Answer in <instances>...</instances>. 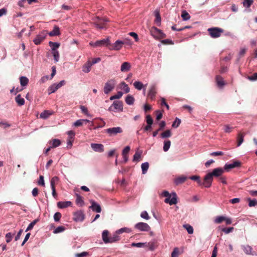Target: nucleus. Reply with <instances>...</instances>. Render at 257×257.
Listing matches in <instances>:
<instances>
[{
  "label": "nucleus",
  "instance_id": "42",
  "mask_svg": "<svg viewBox=\"0 0 257 257\" xmlns=\"http://www.w3.org/2000/svg\"><path fill=\"white\" fill-rule=\"evenodd\" d=\"M172 134L170 130H168L161 134V137L162 138H167L171 136Z\"/></svg>",
  "mask_w": 257,
  "mask_h": 257
},
{
  "label": "nucleus",
  "instance_id": "49",
  "mask_svg": "<svg viewBox=\"0 0 257 257\" xmlns=\"http://www.w3.org/2000/svg\"><path fill=\"white\" fill-rule=\"evenodd\" d=\"M225 219V217L222 216H217L214 222L216 223L219 224L221 223L222 221H224Z\"/></svg>",
  "mask_w": 257,
  "mask_h": 257
},
{
  "label": "nucleus",
  "instance_id": "25",
  "mask_svg": "<svg viewBox=\"0 0 257 257\" xmlns=\"http://www.w3.org/2000/svg\"><path fill=\"white\" fill-rule=\"evenodd\" d=\"M119 233L117 232V230L115 232L112 234V235L109 236V243H113L118 241L120 239V237L119 236Z\"/></svg>",
  "mask_w": 257,
  "mask_h": 257
},
{
  "label": "nucleus",
  "instance_id": "50",
  "mask_svg": "<svg viewBox=\"0 0 257 257\" xmlns=\"http://www.w3.org/2000/svg\"><path fill=\"white\" fill-rule=\"evenodd\" d=\"M252 0H244L243 2V5L244 7L249 8L252 4Z\"/></svg>",
  "mask_w": 257,
  "mask_h": 257
},
{
  "label": "nucleus",
  "instance_id": "27",
  "mask_svg": "<svg viewBox=\"0 0 257 257\" xmlns=\"http://www.w3.org/2000/svg\"><path fill=\"white\" fill-rule=\"evenodd\" d=\"M142 151H139V150L136 151L135 155H134L133 161L135 162H138L139 161H140L142 156Z\"/></svg>",
  "mask_w": 257,
  "mask_h": 257
},
{
  "label": "nucleus",
  "instance_id": "64",
  "mask_svg": "<svg viewBox=\"0 0 257 257\" xmlns=\"http://www.w3.org/2000/svg\"><path fill=\"white\" fill-rule=\"evenodd\" d=\"M179 249L177 247H175L171 253L172 257H178Z\"/></svg>",
  "mask_w": 257,
  "mask_h": 257
},
{
  "label": "nucleus",
  "instance_id": "38",
  "mask_svg": "<svg viewBox=\"0 0 257 257\" xmlns=\"http://www.w3.org/2000/svg\"><path fill=\"white\" fill-rule=\"evenodd\" d=\"M52 114V112H51L49 110H45L40 114V117L46 119L50 116Z\"/></svg>",
  "mask_w": 257,
  "mask_h": 257
},
{
  "label": "nucleus",
  "instance_id": "41",
  "mask_svg": "<svg viewBox=\"0 0 257 257\" xmlns=\"http://www.w3.org/2000/svg\"><path fill=\"white\" fill-rule=\"evenodd\" d=\"M171 146V141L169 140L165 141L164 143L163 150L167 152L169 150Z\"/></svg>",
  "mask_w": 257,
  "mask_h": 257
},
{
  "label": "nucleus",
  "instance_id": "14",
  "mask_svg": "<svg viewBox=\"0 0 257 257\" xmlns=\"http://www.w3.org/2000/svg\"><path fill=\"white\" fill-rule=\"evenodd\" d=\"M91 147L95 152L101 153L104 151V146L102 144L92 143L91 144Z\"/></svg>",
  "mask_w": 257,
  "mask_h": 257
},
{
  "label": "nucleus",
  "instance_id": "10",
  "mask_svg": "<svg viewBox=\"0 0 257 257\" xmlns=\"http://www.w3.org/2000/svg\"><path fill=\"white\" fill-rule=\"evenodd\" d=\"M124 44V42L120 41L117 40L113 44L111 45L109 43V45L108 46V49L110 50H119L122 47V45Z\"/></svg>",
  "mask_w": 257,
  "mask_h": 257
},
{
  "label": "nucleus",
  "instance_id": "4",
  "mask_svg": "<svg viewBox=\"0 0 257 257\" xmlns=\"http://www.w3.org/2000/svg\"><path fill=\"white\" fill-rule=\"evenodd\" d=\"M104 133L108 134L109 137H113L117 135L118 134L122 133L123 130L121 127L119 126L110 127L105 130Z\"/></svg>",
  "mask_w": 257,
  "mask_h": 257
},
{
  "label": "nucleus",
  "instance_id": "18",
  "mask_svg": "<svg viewBox=\"0 0 257 257\" xmlns=\"http://www.w3.org/2000/svg\"><path fill=\"white\" fill-rule=\"evenodd\" d=\"M131 68V64L129 62H123L120 67V70L121 72H125L130 70Z\"/></svg>",
  "mask_w": 257,
  "mask_h": 257
},
{
  "label": "nucleus",
  "instance_id": "6",
  "mask_svg": "<svg viewBox=\"0 0 257 257\" xmlns=\"http://www.w3.org/2000/svg\"><path fill=\"white\" fill-rule=\"evenodd\" d=\"M66 83L65 80L61 81L59 83H54L51 85L48 89V93L50 95L52 93L56 92L59 88L64 85Z\"/></svg>",
  "mask_w": 257,
  "mask_h": 257
},
{
  "label": "nucleus",
  "instance_id": "45",
  "mask_svg": "<svg viewBox=\"0 0 257 257\" xmlns=\"http://www.w3.org/2000/svg\"><path fill=\"white\" fill-rule=\"evenodd\" d=\"M38 219H35L31 223H30L29 224V225H28V227L27 228L26 231L27 232V231L32 230L33 228L34 225L38 222Z\"/></svg>",
  "mask_w": 257,
  "mask_h": 257
},
{
  "label": "nucleus",
  "instance_id": "20",
  "mask_svg": "<svg viewBox=\"0 0 257 257\" xmlns=\"http://www.w3.org/2000/svg\"><path fill=\"white\" fill-rule=\"evenodd\" d=\"M102 240L105 243H108L110 242L109 232L107 230H105L102 232Z\"/></svg>",
  "mask_w": 257,
  "mask_h": 257
},
{
  "label": "nucleus",
  "instance_id": "58",
  "mask_svg": "<svg viewBox=\"0 0 257 257\" xmlns=\"http://www.w3.org/2000/svg\"><path fill=\"white\" fill-rule=\"evenodd\" d=\"M130 146H126L124 149L122 150V156H124V155H127L130 151Z\"/></svg>",
  "mask_w": 257,
  "mask_h": 257
},
{
  "label": "nucleus",
  "instance_id": "59",
  "mask_svg": "<svg viewBox=\"0 0 257 257\" xmlns=\"http://www.w3.org/2000/svg\"><path fill=\"white\" fill-rule=\"evenodd\" d=\"M6 241L7 243L10 242L13 238V234L11 232L7 233L6 235Z\"/></svg>",
  "mask_w": 257,
  "mask_h": 257
},
{
  "label": "nucleus",
  "instance_id": "40",
  "mask_svg": "<svg viewBox=\"0 0 257 257\" xmlns=\"http://www.w3.org/2000/svg\"><path fill=\"white\" fill-rule=\"evenodd\" d=\"M134 86L136 89L139 90H141L144 87L143 84L142 82L138 81H135L134 83Z\"/></svg>",
  "mask_w": 257,
  "mask_h": 257
},
{
  "label": "nucleus",
  "instance_id": "47",
  "mask_svg": "<svg viewBox=\"0 0 257 257\" xmlns=\"http://www.w3.org/2000/svg\"><path fill=\"white\" fill-rule=\"evenodd\" d=\"M183 227L187 230L189 234H192L193 233V228L189 224H185L183 225Z\"/></svg>",
  "mask_w": 257,
  "mask_h": 257
},
{
  "label": "nucleus",
  "instance_id": "31",
  "mask_svg": "<svg viewBox=\"0 0 257 257\" xmlns=\"http://www.w3.org/2000/svg\"><path fill=\"white\" fill-rule=\"evenodd\" d=\"M186 179H187V177L183 176L178 177L175 179V183L177 185L180 184H182L186 180Z\"/></svg>",
  "mask_w": 257,
  "mask_h": 257
},
{
  "label": "nucleus",
  "instance_id": "63",
  "mask_svg": "<svg viewBox=\"0 0 257 257\" xmlns=\"http://www.w3.org/2000/svg\"><path fill=\"white\" fill-rule=\"evenodd\" d=\"M155 21L158 26H160L161 24V17L158 13L156 14V19Z\"/></svg>",
  "mask_w": 257,
  "mask_h": 257
},
{
  "label": "nucleus",
  "instance_id": "22",
  "mask_svg": "<svg viewBox=\"0 0 257 257\" xmlns=\"http://www.w3.org/2000/svg\"><path fill=\"white\" fill-rule=\"evenodd\" d=\"M245 135L244 133H239L237 138V146L239 147L243 143L244 137Z\"/></svg>",
  "mask_w": 257,
  "mask_h": 257
},
{
  "label": "nucleus",
  "instance_id": "9",
  "mask_svg": "<svg viewBox=\"0 0 257 257\" xmlns=\"http://www.w3.org/2000/svg\"><path fill=\"white\" fill-rule=\"evenodd\" d=\"M135 227L142 231H149L151 230L150 226L147 223L144 222H139L137 223Z\"/></svg>",
  "mask_w": 257,
  "mask_h": 257
},
{
  "label": "nucleus",
  "instance_id": "21",
  "mask_svg": "<svg viewBox=\"0 0 257 257\" xmlns=\"http://www.w3.org/2000/svg\"><path fill=\"white\" fill-rule=\"evenodd\" d=\"M72 205L71 201H60L57 203V206L60 208H64Z\"/></svg>",
  "mask_w": 257,
  "mask_h": 257
},
{
  "label": "nucleus",
  "instance_id": "5",
  "mask_svg": "<svg viewBox=\"0 0 257 257\" xmlns=\"http://www.w3.org/2000/svg\"><path fill=\"white\" fill-rule=\"evenodd\" d=\"M108 110L110 111H122L123 110L122 102L120 101H114L112 105L109 107Z\"/></svg>",
  "mask_w": 257,
  "mask_h": 257
},
{
  "label": "nucleus",
  "instance_id": "15",
  "mask_svg": "<svg viewBox=\"0 0 257 257\" xmlns=\"http://www.w3.org/2000/svg\"><path fill=\"white\" fill-rule=\"evenodd\" d=\"M90 202L91 203V205L90 208H91L92 211L97 213H100L101 211V208L100 205L93 200H91Z\"/></svg>",
  "mask_w": 257,
  "mask_h": 257
},
{
  "label": "nucleus",
  "instance_id": "54",
  "mask_svg": "<svg viewBox=\"0 0 257 257\" xmlns=\"http://www.w3.org/2000/svg\"><path fill=\"white\" fill-rule=\"evenodd\" d=\"M181 123V120L178 118H176L175 121L173 122L172 126L173 127H178Z\"/></svg>",
  "mask_w": 257,
  "mask_h": 257
},
{
  "label": "nucleus",
  "instance_id": "44",
  "mask_svg": "<svg viewBox=\"0 0 257 257\" xmlns=\"http://www.w3.org/2000/svg\"><path fill=\"white\" fill-rule=\"evenodd\" d=\"M76 204H80V205H83L84 203V202L82 199V197L78 194H76Z\"/></svg>",
  "mask_w": 257,
  "mask_h": 257
},
{
  "label": "nucleus",
  "instance_id": "48",
  "mask_svg": "<svg viewBox=\"0 0 257 257\" xmlns=\"http://www.w3.org/2000/svg\"><path fill=\"white\" fill-rule=\"evenodd\" d=\"M58 178L56 176L53 177L51 180V188H55L56 183L58 181Z\"/></svg>",
  "mask_w": 257,
  "mask_h": 257
},
{
  "label": "nucleus",
  "instance_id": "53",
  "mask_svg": "<svg viewBox=\"0 0 257 257\" xmlns=\"http://www.w3.org/2000/svg\"><path fill=\"white\" fill-rule=\"evenodd\" d=\"M65 229V227L63 226H58L53 231L54 233H58L64 231Z\"/></svg>",
  "mask_w": 257,
  "mask_h": 257
},
{
  "label": "nucleus",
  "instance_id": "55",
  "mask_svg": "<svg viewBox=\"0 0 257 257\" xmlns=\"http://www.w3.org/2000/svg\"><path fill=\"white\" fill-rule=\"evenodd\" d=\"M234 228L232 227H230L228 228H223L221 229V231L224 232L226 234H228L233 231Z\"/></svg>",
  "mask_w": 257,
  "mask_h": 257
},
{
  "label": "nucleus",
  "instance_id": "51",
  "mask_svg": "<svg viewBox=\"0 0 257 257\" xmlns=\"http://www.w3.org/2000/svg\"><path fill=\"white\" fill-rule=\"evenodd\" d=\"M67 134L68 135V137L67 139L71 140H74V137L75 135V133L73 131H68L67 133Z\"/></svg>",
  "mask_w": 257,
  "mask_h": 257
},
{
  "label": "nucleus",
  "instance_id": "57",
  "mask_svg": "<svg viewBox=\"0 0 257 257\" xmlns=\"http://www.w3.org/2000/svg\"><path fill=\"white\" fill-rule=\"evenodd\" d=\"M247 79L252 81L257 80V73H253L252 75L248 76Z\"/></svg>",
  "mask_w": 257,
  "mask_h": 257
},
{
  "label": "nucleus",
  "instance_id": "60",
  "mask_svg": "<svg viewBox=\"0 0 257 257\" xmlns=\"http://www.w3.org/2000/svg\"><path fill=\"white\" fill-rule=\"evenodd\" d=\"M146 122L148 124H152L153 122V119L150 115H147L146 116Z\"/></svg>",
  "mask_w": 257,
  "mask_h": 257
},
{
  "label": "nucleus",
  "instance_id": "19",
  "mask_svg": "<svg viewBox=\"0 0 257 257\" xmlns=\"http://www.w3.org/2000/svg\"><path fill=\"white\" fill-rule=\"evenodd\" d=\"M158 246L157 241L153 240L148 243H145V246L149 247L150 250H154Z\"/></svg>",
  "mask_w": 257,
  "mask_h": 257
},
{
  "label": "nucleus",
  "instance_id": "30",
  "mask_svg": "<svg viewBox=\"0 0 257 257\" xmlns=\"http://www.w3.org/2000/svg\"><path fill=\"white\" fill-rule=\"evenodd\" d=\"M189 178L192 180L196 181L199 185H203L204 186V181L202 182L200 179V177L199 176H197V175L192 176L190 177Z\"/></svg>",
  "mask_w": 257,
  "mask_h": 257
},
{
  "label": "nucleus",
  "instance_id": "3",
  "mask_svg": "<svg viewBox=\"0 0 257 257\" xmlns=\"http://www.w3.org/2000/svg\"><path fill=\"white\" fill-rule=\"evenodd\" d=\"M115 84L116 82L114 79L108 80L105 83L103 88L104 93L107 94L111 91L114 88Z\"/></svg>",
  "mask_w": 257,
  "mask_h": 257
},
{
  "label": "nucleus",
  "instance_id": "8",
  "mask_svg": "<svg viewBox=\"0 0 257 257\" xmlns=\"http://www.w3.org/2000/svg\"><path fill=\"white\" fill-rule=\"evenodd\" d=\"M46 35L47 33L44 31L37 35L33 41L35 44L37 45L40 44L46 38Z\"/></svg>",
  "mask_w": 257,
  "mask_h": 257
},
{
  "label": "nucleus",
  "instance_id": "1",
  "mask_svg": "<svg viewBox=\"0 0 257 257\" xmlns=\"http://www.w3.org/2000/svg\"><path fill=\"white\" fill-rule=\"evenodd\" d=\"M224 172V169L222 168H216L212 170L211 172L207 174L204 178V186L209 188L211 186L213 181V177H219Z\"/></svg>",
  "mask_w": 257,
  "mask_h": 257
},
{
  "label": "nucleus",
  "instance_id": "43",
  "mask_svg": "<svg viewBox=\"0 0 257 257\" xmlns=\"http://www.w3.org/2000/svg\"><path fill=\"white\" fill-rule=\"evenodd\" d=\"M181 17L182 18V19L184 21L188 20L190 18L189 14L186 11H183L182 12Z\"/></svg>",
  "mask_w": 257,
  "mask_h": 257
},
{
  "label": "nucleus",
  "instance_id": "37",
  "mask_svg": "<svg viewBox=\"0 0 257 257\" xmlns=\"http://www.w3.org/2000/svg\"><path fill=\"white\" fill-rule=\"evenodd\" d=\"M120 88L122 89L125 93H128L130 91V88L127 84H126L125 82H122L120 84Z\"/></svg>",
  "mask_w": 257,
  "mask_h": 257
},
{
  "label": "nucleus",
  "instance_id": "33",
  "mask_svg": "<svg viewBox=\"0 0 257 257\" xmlns=\"http://www.w3.org/2000/svg\"><path fill=\"white\" fill-rule=\"evenodd\" d=\"M20 84L22 86H26L28 85L29 79L25 76H21L20 78Z\"/></svg>",
  "mask_w": 257,
  "mask_h": 257
},
{
  "label": "nucleus",
  "instance_id": "13",
  "mask_svg": "<svg viewBox=\"0 0 257 257\" xmlns=\"http://www.w3.org/2000/svg\"><path fill=\"white\" fill-rule=\"evenodd\" d=\"M240 162L239 161H234L231 164H226L224 165L223 169H224V171L226 170L227 171H228L230 169L240 167Z\"/></svg>",
  "mask_w": 257,
  "mask_h": 257
},
{
  "label": "nucleus",
  "instance_id": "28",
  "mask_svg": "<svg viewBox=\"0 0 257 257\" xmlns=\"http://www.w3.org/2000/svg\"><path fill=\"white\" fill-rule=\"evenodd\" d=\"M60 34V29L58 26H55L54 27L53 30L49 33V35L50 36H59Z\"/></svg>",
  "mask_w": 257,
  "mask_h": 257
},
{
  "label": "nucleus",
  "instance_id": "23",
  "mask_svg": "<svg viewBox=\"0 0 257 257\" xmlns=\"http://www.w3.org/2000/svg\"><path fill=\"white\" fill-rule=\"evenodd\" d=\"M92 65L91 64V61L88 60L82 67V71L85 73H88L91 70V68Z\"/></svg>",
  "mask_w": 257,
  "mask_h": 257
},
{
  "label": "nucleus",
  "instance_id": "7",
  "mask_svg": "<svg viewBox=\"0 0 257 257\" xmlns=\"http://www.w3.org/2000/svg\"><path fill=\"white\" fill-rule=\"evenodd\" d=\"M89 44L94 47H101L102 46H106L108 47L109 45V38H107L98 40L95 42H91L89 43Z\"/></svg>",
  "mask_w": 257,
  "mask_h": 257
},
{
  "label": "nucleus",
  "instance_id": "36",
  "mask_svg": "<svg viewBox=\"0 0 257 257\" xmlns=\"http://www.w3.org/2000/svg\"><path fill=\"white\" fill-rule=\"evenodd\" d=\"M49 46L51 47L52 51H57V49L60 46V44L57 42H53L50 41L49 43Z\"/></svg>",
  "mask_w": 257,
  "mask_h": 257
},
{
  "label": "nucleus",
  "instance_id": "2",
  "mask_svg": "<svg viewBox=\"0 0 257 257\" xmlns=\"http://www.w3.org/2000/svg\"><path fill=\"white\" fill-rule=\"evenodd\" d=\"M208 32L209 35L213 38H217L221 36V34L223 33L224 30L220 28L214 27L209 28Z\"/></svg>",
  "mask_w": 257,
  "mask_h": 257
},
{
  "label": "nucleus",
  "instance_id": "12",
  "mask_svg": "<svg viewBox=\"0 0 257 257\" xmlns=\"http://www.w3.org/2000/svg\"><path fill=\"white\" fill-rule=\"evenodd\" d=\"M156 93V86L155 85H152L151 86L150 88L149 89L148 94V97L152 100H153L155 98Z\"/></svg>",
  "mask_w": 257,
  "mask_h": 257
},
{
  "label": "nucleus",
  "instance_id": "46",
  "mask_svg": "<svg viewBox=\"0 0 257 257\" xmlns=\"http://www.w3.org/2000/svg\"><path fill=\"white\" fill-rule=\"evenodd\" d=\"M52 148H56L59 146L61 145V141L58 139H53L52 141Z\"/></svg>",
  "mask_w": 257,
  "mask_h": 257
},
{
  "label": "nucleus",
  "instance_id": "39",
  "mask_svg": "<svg viewBox=\"0 0 257 257\" xmlns=\"http://www.w3.org/2000/svg\"><path fill=\"white\" fill-rule=\"evenodd\" d=\"M149 167V164L148 162L144 163L141 165V168L142 170V173L143 174H145Z\"/></svg>",
  "mask_w": 257,
  "mask_h": 257
},
{
  "label": "nucleus",
  "instance_id": "26",
  "mask_svg": "<svg viewBox=\"0 0 257 257\" xmlns=\"http://www.w3.org/2000/svg\"><path fill=\"white\" fill-rule=\"evenodd\" d=\"M84 219V215L82 212H77L74 213V220L76 221H81Z\"/></svg>",
  "mask_w": 257,
  "mask_h": 257
},
{
  "label": "nucleus",
  "instance_id": "34",
  "mask_svg": "<svg viewBox=\"0 0 257 257\" xmlns=\"http://www.w3.org/2000/svg\"><path fill=\"white\" fill-rule=\"evenodd\" d=\"M246 200L248 202V206L250 207H255L257 206V200L256 199H251L250 198H247Z\"/></svg>",
  "mask_w": 257,
  "mask_h": 257
},
{
  "label": "nucleus",
  "instance_id": "11",
  "mask_svg": "<svg viewBox=\"0 0 257 257\" xmlns=\"http://www.w3.org/2000/svg\"><path fill=\"white\" fill-rule=\"evenodd\" d=\"M106 21L104 19H101L99 17H96L94 20V23L96 27L99 29H102L104 28Z\"/></svg>",
  "mask_w": 257,
  "mask_h": 257
},
{
  "label": "nucleus",
  "instance_id": "17",
  "mask_svg": "<svg viewBox=\"0 0 257 257\" xmlns=\"http://www.w3.org/2000/svg\"><path fill=\"white\" fill-rule=\"evenodd\" d=\"M217 85L219 88H222L225 84L223 78L220 75H217L215 77Z\"/></svg>",
  "mask_w": 257,
  "mask_h": 257
},
{
  "label": "nucleus",
  "instance_id": "62",
  "mask_svg": "<svg viewBox=\"0 0 257 257\" xmlns=\"http://www.w3.org/2000/svg\"><path fill=\"white\" fill-rule=\"evenodd\" d=\"M161 43L164 45H173L174 44L173 42L170 39L163 40H162Z\"/></svg>",
  "mask_w": 257,
  "mask_h": 257
},
{
  "label": "nucleus",
  "instance_id": "61",
  "mask_svg": "<svg viewBox=\"0 0 257 257\" xmlns=\"http://www.w3.org/2000/svg\"><path fill=\"white\" fill-rule=\"evenodd\" d=\"M141 217L146 219L147 220H148L150 218V216L148 215V213L147 211H143L141 214Z\"/></svg>",
  "mask_w": 257,
  "mask_h": 257
},
{
  "label": "nucleus",
  "instance_id": "16",
  "mask_svg": "<svg viewBox=\"0 0 257 257\" xmlns=\"http://www.w3.org/2000/svg\"><path fill=\"white\" fill-rule=\"evenodd\" d=\"M170 199V198L169 197L166 198L165 199V202L166 203H169L171 205L177 204V195L175 193H173L172 198L171 199Z\"/></svg>",
  "mask_w": 257,
  "mask_h": 257
},
{
  "label": "nucleus",
  "instance_id": "35",
  "mask_svg": "<svg viewBox=\"0 0 257 257\" xmlns=\"http://www.w3.org/2000/svg\"><path fill=\"white\" fill-rule=\"evenodd\" d=\"M135 99L134 97L131 95H128L125 98V102L128 105H132L134 104Z\"/></svg>",
  "mask_w": 257,
  "mask_h": 257
},
{
  "label": "nucleus",
  "instance_id": "52",
  "mask_svg": "<svg viewBox=\"0 0 257 257\" xmlns=\"http://www.w3.org/2000/svg\"><path fill=\"white\" fill-rule=\"evenodd\" d=\"M52 54L55 62H58L59 58V53L58 51H52Z\"/></svg>",
  "mask_w": 257,
  "mask_h": 257
},
{
  "label": "nucleus",
  "instance_id": "56",
  "mask_svg": "<svg viewBox=\"0 0 257 257\" xmlns=\"http://www.w3.org/2000/svg\"><path fill=\"white\" fill-rule=\"evenodd\" d=\"M62 215L60 212H56L54 215V219L55 221L58 222L60 220Z\"/></svg>",
  "mask_w": 257,
  "mask_h": 257
},
{
  "label": "nucleus",
  "instance_id": "29",
  "mask_svg": "<svg viewBox=\"0 0 257 257\" xmlns=\"http://www.w3.org/2000/svg\"><path fill=\"white\" fill-rule=\"evenodd\" d=\"M15 100L19 106H22L25 104V99L21 97L20 94L18 95L16 97Z\"/></svg>",
  "mask_w": 257,
  "mask_h": 257
},
{
  "label": "nucleus",
  "instance_id": "32",
  "mask_svg": "<svg viewBox=\"0 0 257 257\" xmlns=\"http://www.w3.org/2000/svg\"><path fill=\"white\" fill-rule=\"evenodd\" d=\"M88 122H89V120L87 119H78L74 122V125L77 127L80 126L82 125L84 123H86Z\"/></svg>",
  "mask_w": 257,
  "mask_h": 257
},
{
  "label": "nucleus",
  "instance_id": "24",
  "mask_svg": "<svg viewBox=\"0 0 257 257\" xmlns=\"http://www.w3.org/2000/svg\"><path fill=\"white\" fill-rule=\"evenodd\" d=\"M161 30L155 27H153L151 28L150 30V33L152 36L154 38L157 39L158 37L159 33H160Z\"/></svg>",
  "mask_w": 257,
  "mask_h": 257
}]
</instances>
